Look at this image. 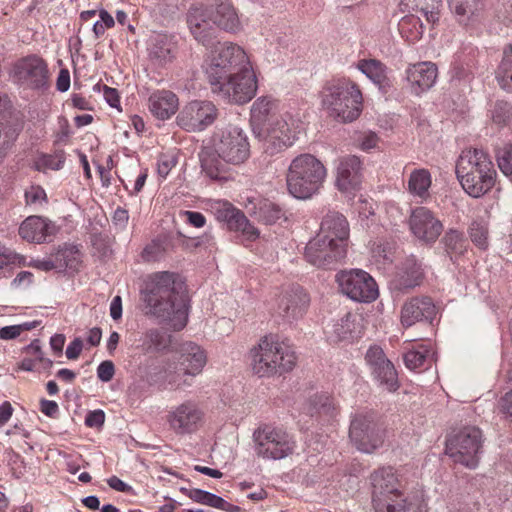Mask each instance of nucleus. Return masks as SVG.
I'll return each instance as SVG.
<instances>
[{
	"instance_id": "1",
	"label": "nucleus",
	"mask_w": 512,
	"mask_h": 512,
	"mask_svg": "<svg viewBox=\"0 0 512 512\" xmlns=\"http://www.w3.org/2000/svg\"><path fill=\"white\" fill-rule=\"evenodd\" d=\"M206 73L212 92L229 104H246L257 92L256 75L245 51L238 45L217 46Z\"/></svg>"
},
{
	"instance_id": "2",
	"label": "nucleus",
	"mask_w": 512,
	"mask_h": 512,
	"mask_svg": "<svg viewBox=\"0 0 512 512\" xmlns=\"http://www.w3.org/2000/svg\"><path fill=\"white\" fill-rule=\"evenodd\" d=\"M142 300L147 315L168 322L175 331L186 326L189 300L177 273L161 271L152 274L142 291Z\"/></svg>"
},
{
	"instance_id": "3",
	"label": "nucleus",
	"mask_w": 512,
	"mask_h": 512,
	"mask_svg": "<svg viewBox=\"0 0 512 512\" xmlns=\"http://www.w3.org/2000/svg\"><path fill=\"white\" fill-rule=\"evenodd\" d=\"M456 175L464 191L479 198L494 187L497 172L488 153L474 148L462 151L456 162Z\"/></svg>"
},
{
	"instance_id": "4",
	"label": "nucleus",
	"mask_w": 512,
	"mask_h": 512,
	"mask_svg": "<svg viewBox=\"0 0 512 512\" xmlns=\"http://www.w3.org/2000/svg\"><path fill=\"white\" fill-rule=\"evenodd\" d=\"M251 369L258 377L281 376L294 369L297 356L290 345L276 336H264L249 352Z\"/></svg>"
},
{
	"instance_id": "5",
	"label": "nucleus",
	"mask_w": 512,
	"mask_h": 512,
	"mask_svg": "<svg viewBox=\"0 0 512 512\" xmlns=\"http://www.w3.org/2000/svg\"><path fill=\"white\" fill-rule=\"evenodd\" d=\"M320 100L327 114L343 123L356 120L362 111V93L350 79L328 81L322 87Z\"/></svg>"
},
{
	"instance_id": "6",
	"label": "nucleus",
	"mask_w": 512,
	"mask_h": 512,
	"mask_svg": "<svg viewBox=\"0 0 512 512\" xmlns=\"http://www.w3.org/2000/svg\"><path fill=\"white\" fill-rule=\"evenodd\" d=\"M326 176L327 169L318 158L309 153L300 154L288 167V191L295 198L308 199L319 192Z\"/></svg>"
},
{
	"instance_id": "7",
	"label": "nucleus",
	"mask_w": 512,
	"mask_h": 512,
	"mask_svg": "<svg viewBox=\"0 0 512 512\" xmlns=\"http://www.w3.org/2000/svg\"><path fill=\"white\" fill-rule=\"evenodd\" d=\"M176 353V361L169 366L166 379L176 389H185L192 385V378L202 372L207 356L198 344L191 341L180 343Z\"/></svg>"
},
{
	"instance_id": "8",
	"label": "nucleus",
	"mask_w": 512,
	"mask_h": 512,
	"mask_svg": "<svg viewBox=\"0 0 512 512\" xmlns=\"http://www.w3.org/2000/svg\"><path fill=\"white\" fill-rule=\"evenodd\" d=\"M481 448V430L475 426H468L446 440L445 453L455 463L475 469L479 464Z\"/></svg>"
},
{
	"instance_id": "9",
	"label": "nucleus",
	"mask_w": 512,
	"mask_h": 512,
	"mask_svg": "<svg viewBox=\"0 0 512 512\" xmlns=\"http://www.w3.org/2000/svg\"><path fill=\"white\" fill-rule=\"evenodd\" d=\"M255 452L264 459L280 460L291 455L295 442L284 429L262 425L253 433Z\"/></svg>"
},
{
	"instance_id": "10",
	"label": "nucleus",
	"mask_w": 512,
	"mask_h": 512,
	"mask_svg": "<svg viewBox=\"0 0 512 512\" xmlns=\"http://www.w3.org/2000/svg\"><path fill=\"white\" fill-rule=\"evenodd\" d=\"M384 426L373 411L357 413L350 424L349 437L359 451L372 453L383 442Z\"/></svg>"
},
{
	"instance_id": "11",
	"label": "nucleus",
	"mask_w": 512,
	"mask_h": 512,
	"mask_svg": "<svg viewBox=\"0 0 512 512\" xmlns=\"http://www.w3.org/2000/svg\"><path fill=\"white\" fill-rule=\"evenodd\" d=\"M253 134L263 143L265 152L274 155L294 143L296 139L295 121L288 115L276 117L270 124Z\"/></svg>"
},
{
	"instance_id": "12",
	"label": "nucleus",
	"mask_w": 512,
	"mask_h": 512,
	"mask_svg": "<svg viewBox=\"0 0 512 512\" xmlns=\"http://www.w3.org/2000/svg\"><path fill=\"white\" fill-rule=\"evenodd\" d=\"M215 152L233 165L245 162L250 155L247 136L238 127H229L213 137Z\"/></svg>"
},
{
	"instance_id": "13",
	"label": "nucleus",
	"mask_w": 512,
	"mask_h": 512,
	"mask_svg": "<svg viewBox=\"0 0 512 512\" xmlns=\"http://www.w3.org/2000/svg\"><path fill=\"white\" fill-rule=\"evenodd\" d=\"M348 248L338 244L324 235H316L305 248V259L311 265L332 269L341 264L347 256Z\"/></svg>"
},
{
	"instance_id": "14",
	"label": "nucleus",
	"mask_w": 512,
	"mask_h": 512,
	"mask_svg": "<svg viewBox=\"0 0 512 512\" xmlns=\"http://www.w3.org/2000/svg\"><path fill=\"white\" fill-rule=\"evenodd\" d=\"M336 281L343 294L357 302H372L378 297L375 280L363 270L341 271Z\"/></svg>"
},
{
	"instance_id": "15",
	"label": "nucleus",
	"mask_w": 512,
	"mask_h": 512,
	"mask_svg": "<svg viewBox=\"0 0 512 512\" xmlns=\"http://www.w3.org/2000/svg\"><path fill=\"white\" fill-rule=\"evenodd\" d=\"M205 412L198 403L186 400L173 407L167 414L170 429L177 435L196 432L204 423Z\"/></svg>"
},
{
	"instance_id": "16",
	"label": "nucleus",
	"mask_w": 512,
	"mask_h": 512,
	"mask_svg": "<svg viewBox=\"0 0 512 512\" xmlns=\"http://www.w3.org/2000/svg\"><path fill=\"white\" fill-rule=\"evenodd\" d=\"M218 116V109L210 101H192L177 116L178 125L189 132L202 131Z\"/></svg>"
},
{
	"instance_id": "17",
	"label": "nucleus",
	"mask_w": 512,
	"mask_h": 512,
	"mask_svg": "<svg viewBox=\"0 0 512 512\" xmlns=\"http://www.w3.org/2000/svg\"><path fill=\"white\" fill-rule=\"evenodd\" d=\"M309 303L306 291L300 286H293L279 295L275 313L283 321L293 323L304 316Z\"/></svg>"
},
{
	"instance_id": "18",
	"label": "nucleus",
	"mask_w": 512,
	"mask_h": 512,
	"mask_svg": "<svg viewBox=\"0 0 512 512\" xmlns=\"http://www.w3.org/2000/svg\"><path fill=\"white\" fill-rule=\"evenodd\" d=\"M409 226L413 235L426 244L434 243L443 230L442 222L431 210L423 206L412 210Z\"/></svg>"
},
{
	"instance_id": "19",
	"label": "nucleus",
	"mask_w": 512,
	"mask_h": 512,
	"mask_svg": "<svg viewBox=\"0 0 512 512\" xmlns=\"http://www.w3.org/2000/svg\"><path fill=\"white\" fill-rule=\"evenodd\" d=\"M365 360L380 385L384 386L389 392H394L399 388L396 369L381 347L371 346L366 352Z\"/></svg>"
},
{
	"instance_id": "20",
	"label": "nucleus",
	"mask_w": 512,
	"mask_h": 512,
	"mask_svg": "<svg viewBox=\"0 0 512 512\" xmlns=\"http://www.w3.org/2000/svg\"><path fill=\"white\" fill-rule=\"evenodd\" d=\"M14 75L22 85L39 89L47 84L49 72L46 62L42 58L32 55L15 64Z\"/></svg>"
},
{
	"instance_id": "21",
	"label": "nucleus",
	"mask_w": 512,
	"mask_h": 512,
	"mask_svg": "<svg viewBox=\"0 0 512 512\" xmlns=\"http://www.w3.org/2000/svg\"><path fill=\"white\" fill-rule=\"evenodd\" d=\"M216 218L226 223L228 229L241 232L248 240H255L259 237L256 229L245 214L229 202L218 203L215 207Z\"/></svg>"
},
{
	"instance_id": "22",
	"label": "nucleus",
	"mask_w": 512,
	"mask_h": 512,
	"mask_svg": "<svg viewBox=\"0 0 512 512\" xmlns=\"http://www.w3.org/2000/svg\"><path fill=\"white\" fill-rule=\"evenodd\" d=\"M362 183V163L359 157L350 155L339 160L336 170V187L344 193L360 188Z\"/></svg>"
},
{
	"instance_id": "23",
	"label": "nucleus",
	"mask_w": 512,
	"mask_h": 512,
	"mask_svg": "<svg viewBox=\"0 0 512 512\" xmlns=\"http://www.w3.org/2000/svg\"><path fill=\"white\" fill-rule=\"evenodd\" d=\"M435 316L436 306L432 299L426 296L407 300L401 309V323L404 327H411L418 322L431 323Z\"/></svg>"
},
{
	"instance_id": "24",
	"label": "nucleus",
	"mask_w": 512,
	"mask_h": 512,
	"mask_svg": "<svg viewBox=\"0 0 512 512\" xmlns=\"http://www.w3.org/2000/svg\"><path fill=\"white\" fill-rule=\"evenodd\" d=\"M187 24L194 38L208 45L213 37L212 9L204 6H192L187 13Z\"/></svg>"
},
{
	"instance_id": "25",
	"label": "nucleus",
	"mask_w": 512,
	"mask_h": 512,
	"mask_svg": "<svg viewBox=\"0 0 512 512\" xmlns=\"http://www.w3.org/2000/svg\"><path fill=\"white\" fill-rule=\"evenodd\" d=\"M317 235H324L338 244L348 248L349 224L347 219L336 211H329L322 219L320 232Z\"/></svg>"
},
{
	"instance_id": "26",
	"label": "nucleus",
	"mask_w": 512,
	"mask_h": 512,
	"mask_svg": "<svg viewBox=\"0 0 512 512\" xmlns=\"http://www.w3.org/2000/svg\"><path fill=\"white\" fill-rule=\"evenodd\" d=\"M56 232L55 225L40 216H29L19 227V235L29 242L44 243Z\"/></svg>"
},
{
	"instance_id": "27",
	"label": "nucleus",
	"mask_w": 512,
	"mask_h": 512,
	"mask_svg": "<svg viewBox=\"0 0 512 512\" xmlns=\"http://www.w3.org/2000/svg\"><path fill=\"white\" fill-rule=\"evenodd\" d=\"M437 75V66L432 62L416 63L406 70L407 81L416 94L430 89L434 85Z\"/></svg>"
},
{
	"instance_id": "28",
	"label": "nucleus",
	"mask_w": 512,
	"mask_h": 512,
	"mask_svg": "<svg viewBox=\"0 0 512 512\" xmlns=\"http://www.w3.org/2000/svg\"><path fill=\"white\" fill-rule=\"evenodd\" d=\"M278 103L270 96H262L255 100L251 107L250 123L253 133L274 121L278 115Z\"/></svg>"
},
{
	"instance_id": "29",
	"label": "nucleus",
	"mask_w": 512,
	"mask_h": 512,
	"mask_svg": "<svg viewBox=\"0 0 512 512\" xmlns=\"http://www.w3.org/2000/svg\"><path fill=\"white\" fill-rule=\"evenodd\" d=\"M199 157L202 171L207 177L217 181H226L229 178L230 163L221 159L213 145L204 148Z\"/></svg>"
},
{
	"instance_id": "30",
	"label": "nucleus",
	"mask_w": 512,
	"mask_h": 512,
	"mask_svg": "<svg viewBox=\"0 0 512 512\" xmlns=\"http://www.w3.org/2000/svg\"><path fill=\"white\" fill-rule=\"evenodd\" d=\"M372 499L382 496L392 497L402 493L399 490L398 479L391 467L381 468L371 474Z\"/></svg>"
},
{
	"instance_id": "31",
	"label": "nucleus",
	"mask_w": 512,
	"mask_h": 512,
	"mask_svg": "<svg viewBox=\"0 0 512 512\" xmlns=\"http://www.w3.org/2000/svg\"><path fill=\"white\" fill-rule=\"evenodd\" d=\"M176 94L169 90H158L149 97V110L158 119L166 120L178 110Z\"/></svg>"
},
{
	"instance_id": "32",
	"label": "nucleus",
	"mask_w": 512,
	"mask_h": 512,
	"mask_svg": "<svg viewBox=\"0 0 512 512\" xmlns=\"http://www.w3.org/2000/svg\"><path fill=\"white\" fill-rule=\"evenodd\" d=\"M423 278L424 273L421 264L414 258H408L398 269L395 287L401 291H408L419 286Z\"/></svg>"
},
{
	"instance_id": "33",
	"label": "nucleus",
	"mask_w": 512,
	"mask_h": 512,
	"mask_svg": "<svg viewBox=\"0 0 512 512\" xmlns=\"http://www.w3.org/2000/svg\"><path fill=\"white\" fill-rule=\"evenodd\" d=\"M441 6V0H400L399 2V8L403 13L413 12L420 15L429 25L438 22Z\"/></svg>"
},
{
	"instance_id": "34",
	"label": "nucleus",
	"mask_w": 512,
	"mask_h": 512,
	"mask_svg": "<svg viewBox=\"0 0 512 512\" xmlns=\"http://www.w3.org/2000/svg\"><path fill=\"white\" fill-rule=\"evenodd\" d=\"M216 8L212 10V25L228 31L236 32L240 29V20L229 0H216Z\"/></svg>"
},
{
	"instance_id": "35",
	"label": "nucleus",
	"mask_w": 512,
	"mask_h": 512,
	"mask_svg": "<svg viewBox=\"0 0 512 512\" xmlns=\"http://www.w3.org/2000/svg\"><path fill=\"white\" fill-rule=\"evenodd\" d=\"M458 22L468 26L478 21L483 9L481 0H448Z\"/></svg>"
},
{
	"instance_id": "36",
	"label": "nucleus",
	"mask_w": 512,
	"mask_h": 512,
	"mask_svg": "<svg viewBox=\"0 0 512 512\" xmlns=\"http://www.w3.org/2000/svg\"><path fill=\"white\" fill-rule=\"evenodd\" d=\"M173 49L172 40L166 35L158 34L151 38L149 57L155 64L162 66L172 60Z\"/></svg>"
},
{
	"instance_id": "37",
	"label": "nucleus",
	"mask_w": 512,
	"mask_h": 512,
	"mask_svg": "<svg viewBox=\"0 0 512 512\" xmlns=\"http://www.w3.org/2000/svg\"><path fill=\"white\" fill-rule=\"evenodd\" d=\"M431 184V174L427 169H415L411 172L408 179V191L414 197H418L424 201L430 196L429 188Z\"/></svg>"
},
{
	"instance_id": "38",
	"label": "nucleus",
	"mask_w": 512,
	"mask_h": 512,
	"mask_svg": "<svg viewBox=\"0 0 512 512\" xmlns=\"http://www.w3.org/2000/svg\"><path fill=\"white\" fill-rule=\"evenodd\" d=\"M355 316L348 313L340 321L333 325L330 335L332 341H350L358 336L360 331L355 323Z\"/></svg>"
},
{
	"instance_id": "39",
	"label": "nucleus",
	"mask_w": 512,
	"mask_h": 512,
	"mask_svg": "<svg viewBox=\"0 0 512 512\" xmlns=\"http://www.w3.org/2000/svg\"><path fill=\"white\" fill-rule=\"evenodd\" d=\"M253 214L259 222H262L266 225L275 224L285 215L279 205L267 199L259 201L257 206L254 207Z\"/></svg>"
},
{
	"instance_id": "40",
	"label": "nucleus",
	"mask_w": 512,
	"mask_h": 512,
	"mask_svg": "<svg viewBox=\"0 0 512 512\" xmlns=\"http://www.w3.org/2000/svg\"><path fill=\"white\" fill-rule=\"evenodd\" d=\"M424 27L425 24L420 15L413 12L403 16L398 24L400 33L409 41L418 40L423 34Z\"/></svg>"
},
{
	"instance_id": "41",
	"label": "nucleus",
	"mask_w": 512,
	"mask_h": 512,
	"mask_svg": "<svg viewBox=\"0 0 512 512\" xmlns=\"http://www.w3.org/2000/svg\"><path fill=\"white\" fill-rule=\"evenodd\" d=\"M496 79L502 89L512 92V43L503 50V58L496 70Z\"/></svg>"
},
{
	"instance_id": "42",
	"label": "nucleus",
	"mask_w": 512,
	"mask_h": 512,
	"mask_svg": "<svg viewBox=\"0 0 512 512\" xmlns=\"http://www.w3.org/2000/svg\"><path fill=\"white\" fill-rule=\"evenodd\" d=\"M56 260L61 264V270L77 271L81 265V253L77 246L64 244L55 252Z\"/></svg>"
},
{
	"instance_id": "43",
	"label": "nucleus",
	"mask_w": 512,
	"mask_h": 512,
	"mask_svg": "<svg viewBox=\"0 0 512 512\" xmlns=\"http://www.w3.org/2000/svg\"><path fill=\"white\" fill-rule=\"evenodd\" d=\"M358 69L375 84L382 86L387 80L386 66L377 59H363L357 64Z\"/></svg>"
},
{
	"instance_id": "44",
	"label": "nucleus",
	"mask_w": 512,
	"mask_h": 512,
	"mask_svg": "<svg viewBox=\"0 0 512 512\" xmlns=\"http://www.w3.org/2000/svg\"><path fill=\"white\" fill-rule=\"evenodd\" d=\"M441 243L444 245L445 252L450 256L462 255L466 251V239L460 231L456 229H449L445 232Z\"/></svg>"
},
{
	"instance_id": "45",
	"label": "nucleus",
	"mask_w": 512,
	"mask_h": 512,
	"mask_svg": "<svg viewBox=\"0 0 512 512\" xmlns=\"http://www.w3.org/2000/svg\"><path fill=\"white\" fill-rule=\"evenodd\" d=\"M375 512H406V499L402 493L392 495V497H379L372 499Z\"/></svg>"
},
{
	"instance_id": "46",
	"label": "nucleus",
	"mask_w": 512,
	"mask_h": 512,
	"mask_svg": "<svg viewBox=\"0 0 512 512\" xmlns=\"http://www.w3.org/2000/svg\"><path fill=\"white\" fill-rule=\"evenodd\" d=\"M333 410V399L328 393H317L308 401L307 411L311 416H314L315 414L331 415Z\"/></svg>"
},
{
	"instance_id": "47",
	"label": "nucleus",
	"mask_w": 512,
	"mask_h": 512,
	"mask_svg": "<svg viewBox=\"0 0 512 512\" xmlns=\"http://www.w3.org/2000/svg\"><path fill=\"white\" fill-rule=\"evenodd\" d=\"M168 346V340L164 333L158 329L147 330L142 339V350L145 352H158Z\"/></svg>"
},
{
	"instance_id": "48",
	"label": "nucleus",
	"mask_w": 512,
	"mask_h": 512,
	"mask_svg": "<svg viewBox=\"0 0 512 512\" xmlns=\"http://www.w3.org/2000/svg\"><path fill=\"white\" fill-rule=\"evenodd\" d=\"M431 356L430 350L426 346L420 345L416 349L409 350L405 353L404 362L408 369L416 370L423 367Z\"/></svg>"
},
{
	"instance_id": "49",
	"label": "nucleus",
	"mask_w": 512,
	"mask_h": 512,
	"mask_svg": "<svg viewBox=\"0 0 512 512\" xmlns=\"http://www.w3.org/2000/svg\"><path fill=\"white\" fill-rule=\"evenodd\" d=\"M495 157L500 171L505 176L512 175V142H506L495 150Z\"/></svg>"
},
{
	"instance_id": "50",
	"label": "nucleus",
	"mask_w": 512,
	"mask_h": 512,
	"mask_svg": "<svg viewBox=\"0 0 512 512\" xmlns=\"http://www.w3.org/2000/svg\"><path fill=\"white\" fill-rule=\"evenodd\" d=\"M167 243L165 240L157 238L147 244L142 253L141 257L145 262H156L161 260L166 253Z\"/></svg>"
},
{
	"instance_id": "51",
	"label": "nucleus",
	"mask_w": 512,
	"mask_h": 512,
	"mask_svg": "<svg viewBox=\"0 0 512 512\" xmlns=\"http://www.w3.org/2000/svg\"><path fill=\"white\" fill-rule=\"evenodd\" d=\"M65 152L63 150H57L52 154L42 155L39 160L36 162V166L38 170L41 169H51V170H59L63 167L65 162Z\"/></svg>"
},
{
	"instance_id": "52",
	"label": "nucleus",
	"mask_w": 512,
	"mask_h": 512,
	"mask_svg": "<svg viewBox=\"0 0 512 512\" xmlns=\"http://www.w3.org/2000/svg\"><path fill=\"white\" fill-rule=\"evenodd\" d=\"M471 241L480 249H487L488 247V228L487 226L478 221L472 222L469 228Z\"/></svg>"
},
{
	"instance_id": "53",
	"label": "nucleus",
	"mask_w": 512,
	"mask_h": 512,
	"mask_svg": "<svg viewBox=\"0 0 512 512\" xmlns=\"http://www.w3.org/2000/svg\"><path fill=\"white\" fill-rule=\"evenodd\" d=\"M492 119L499 125H505L512 119V105L505 101L496 102L492 111Z\"/></svg>"
},
{
	"instance_id": "54",
	"label": "nucleus",
	"mask_w": 512,
	"mask_h": 512,
	"mask_svg": "<svg viewBox=\"0 0 512 512\" xmlns=\"http://www.w3.org/2000/svg\"><path fill=\"white\" fill-rule=\"evenodd\" d=\"M115 374V366L112 361L105 360L101 362L97 368V376L103 382L112 380Z\"/></svg>"
},
{
	"instance_id": "55",
	"label": "nucleus",
	"mask_w": 512,
	"mask_h": 512,
	"mask_svg": "<svg viewBox=\"0 0 512 512\" xmlns=\"http://www.w3.org/2000/svg\"><path fill=\"white\" fill-rule=\"evenodd\" d=\"M105 413L102 410H94L85 417V424L88 427H100L104 424Z\"/></svg>"
},
{
	"instance_id": "56",
	"label": "nucleus",
	"mask_w": 512,
	"mask_h": 512,
	"mask_svg": "<svg viewBox=\"0 0 512 512\" xmlns=\"http://www.w3.org/2000/svg\"><path fill=\"white\" fill-rule=\"evenodd\" d=\"M34 267L42 271H50L53 269L61 270V264L56 260L55 253L52 254L48 259L36 260L34 262Z\"/></svg>"
},
{
	"instance_id": "57",
	"label": "nucleus",
	"mask_w": 512,
	"mask_h": 512,
	"mask_svg": "<svg viewBox=\"0 0 512 512\" xmlns=\"http://www.w3.org/2000/svg\"><path fill=\"white\" fill-rule=\"evenodd\" d=\"M83 349V341L80 337L75 338L66 348V357L70 360L77 359Z\"/></svg>"
},
{
	"instance_id": "58",
	"label": "nucleus",
	"mask_w": 512,
	"mask_h": 512,
	"mask_svg": "<svg viewBox=\"0 0 512 512\" xmlns=\"http://www.w3.org/2000/svg\"><path fill=\"white\" fill-rule=\"evenodd\" d=\"M182 214L186 217L187 222L196 228H201L206 223L204 215L200 212L183 211Z\"/></svg>"
},
{
	"instance_id": "59",
	"label": "nucleus",
	"mask_w": 512,
	"mask_h": 512,
	"mask_svg": "<svg viewBox=\"0 0 512 512\" xmlns=\"http://www.w3.org/2000/svg\"><path fill=\"white\" fill-rule=\"evenodd\" d=\"M26 201L28 204H35L45 200V191L40 187H31L30 190L25 193Z\"/></svg>"
},
{
	"instance_id": "60",
	"label": "nucleus",
	"mask_w": 512,
	"mask_h": 512,
	"mask_svg": "<svg viewBox=\"0 0 512 512\" xmlns=\"http://www.w3.org/2000/svg\"><path fill=\"white\" fill-rule=\"evenodd\" d=\"M24 352L29 356L35 357V360H43V352L39 339H34L29 345H27L24 348Z\"/></svg>"
},
{
	"instance_id": "61",
	"label": "nucleus",
	"mask_w": 512,
	"mask_h": 512,
	"mask_svg": "<svg viewBox=\"0 0 512 512\" xmlns=\"http://www.w3.org/2000/svg\"><path fill=\"white\" fill-rule=\"evenodd\" d=\"M378 143V136L373 132L365 133L360 141V147L362 150L368 151L375 148Z\"/></svg>"
},
{
	"instance_id": "62",
	"label": "nucleus",
	"mask_w": 512,
	"mask_h": 512,
	"mask_svg": "<svg viewBox=\"0 0 512 512\" xmlns=\"http://www.w3.org/2000/svg\"><path fill=\"white\" fill-rule=\"evenodd\" d=\"M40 410L46 416L54 417L58 413L59 407L55 401L42 399L40 401Z\"/></svg>"
},
{
	"instance_id": "63",
	"label": "nucleus",
	"mask_w": 512,
	"mask_h": 512,
	"mask_svg": "<svg viewBox=\"0 0 512 512\" xmlns=\"http://www.w3.org/2000/svg\"><path fill=\"white\" fill-rule=\"evenodd\" d=\"M56 87L61 92H66L70 87V74L66 69H61L56 82Z\"/></svg>"
},
{
	"instance_id": "64",
	"label": "nucleus",
	"mask_w": 512,
	"mask_h": 512,
	"mask_svg": "<svg viewBox=\"0 0 512 512\" xmlns=\"http://www.w3.org/2000/svg\"><path fill=\"white\" fill-rule=\"evenodd\" d=\"M500 411L512 418V390L507 392L499 401Z\"/></svg>"
}]
</instances>
